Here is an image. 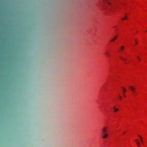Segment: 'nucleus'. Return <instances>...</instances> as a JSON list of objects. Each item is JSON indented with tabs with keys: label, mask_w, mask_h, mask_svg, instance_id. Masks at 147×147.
I'll return each mask as SVG.
<instances>
[{
	"label": "nucleus",
	"mask_w": 147,
	"mask_h": 147,
	"mask_svg": "<svg viewBox=\"0 0 147 147\" xmlns=\"http://www.w3.org/2000/svg\"><path fill=\"white\" fill-rule=\"evenodd\" d=\"M132 92L133 93V94L134 96H136V90L134 91V92Z\"/></svg>",
	"instance_id": "obj_11"
},
{
	"label": "nucleus",
	"mask_w": 147,
	"mask_h": 147,
	"mask_svg": "<svg viewBox=\"0 0 147 147\" xmlns=\"http://www.w3.org/2000/svg\"><path fill=\"white\" fill-rule=\"evenodd\" d=\"M119 97L120 98V100H121V99L122 98V97L120 95H119Z\"/></svg>",
	"instance_id": "obj_17"
},
{
	"label": "nucleus",
	"mask_w": 147,
	"mask_h": 147,
	"mask_svg": "<svg viewBox=\"0 0 147 147\" xmlns=\"http://www.w3.org/2000/svg\"><path fill=\"white\" fill-rule=\"evenodd\" d=\"M119 58H121L122 60L123 61L125 62V64H127V63L126 62V60L125 58L122 57L121 56H120Z\"/></svg>",
	"instance_id": "obj_4"
},
{
	"label": "nucleus",
	"mask_w": 147,
	"mask_h": 147,
	"mask_svg": "<svg viewBox=\"0 0 147 147\" xmlns=\"http://www.w3.org/2000/svg\"><path fill=\"white\" fill-rule=\"evenodd\" d=\"M139 137L140 138V140H141V142L142 143H143V140H142V137L140 136H139Z\"/></svg>",
	"instance_id": "obj_13"
},
{
	"label": "nucleus",
	"mask_w": 147,
	"mask_h": 147,
	"mask_svg": "<svg viewBox=\"0 0 147 147\" xmlns=\"http://www.w3.org/2000/svg\"><path fill=\"white\" fill-rule=\"evenodd\" d=\"M104 1H107V3L109 5H111V3L108 0H103Z\"/></svg>",
	"instance_id": "obj_8"
},
{
	"label": "nucleus",
	"mask_w": 147,
	"mask_h": 147,
	"mask_svg": "<svg viewBox=\"0 0 147 147\" xmlns=\"http://www.w3.org/2000/svg\"><path fill=\"white\" fill-rule=\"evenodd\" d=\"M135 141H136L137 144H138V143L139 142H138V140L137 139L135 140Z\"/></svg>",
	"instance_id": "obj_16"
},
{
	"label": "nucleus",
	"mask_w": 147,
	"mask_h": 147,
	"mask_svg": "<svg viewBox=\"0 0 147 147\" xmlns=\"http://www.w3.org/2000/svg\"><path fill=\"white\" fill-rule=\"evenodd\" d=\"M113 109L114 110V111L115 112L118 111L119 110V109H118L116 108L115 107H114Z\"/></svg>",
	"instance_id": "obj_7"
},
{
	"label": "nucleus",
	"mask_w": 147,
	"mask_h": 147,
	"mask_svg": "<svg viewBox=\"0 0 147 147\" xmlns=\"http://www.w3.org/2000/svg\"><path fill=\"white\" fill-rule=\"evenodd\" d=\"M135 41L136 44H137V42H136V40H135Z\"/></svg>",
	"instance_id": "obj_19"
},
{
	"label": "nucleus",
	"mask_w": 147,
	"mask_h": 147,
	"mask_svg": "<svg viewBox=\"0 0 147 147\" xmlns=\"http://www.w3.org/2000/svg\"><path fill=\"white\" fill-rule=\"evenodd\" d=\"M135 141H136L137 144H138V143L139 142H138V140L137 139L135 140Z\"/></svg>",
	"instance_id": "obj_15"
},
{
	"label": "nucleus",
	"mask_w": 147,
	"mask_h": 147,
	"mask_svg": "<svg viewBox=\"0 0 147 147\" xmlns=\"http://www.w3.org/2000/svg\"><path fill=\"white\" fill-rule=\"evenodd\" d=\"M124 49V47L123 46H121L120 48L119 51L122 52Z\"/></svg>",
	"instance_id": "obj_5"
},
{
	"label": "nucleus",
	"mask_w": 147,
	"mask_h": 147,
	"mask_svg": "<svg viewBox=\"0 0 147 147\" xmlns=\"http://www.w3.org/2000/svg\"><path fill=\"white\" fill-rule=\"evenodd\" d=\"M137 145L138 146H139L140 145V143L139 142L138 143V144H137Z\"/></svg>",
	"instance_id": "obj_18"
},
{
	"label": "nucleus",
	"mask_w": 147,
	"mask_h": 147,
	"mask_svg": "<svg viewBox=\"0 0 147 147\" xmlns=\"http://www.w3.org/2000/svg\"><path fill=\"white\" fill-rule=\"evenodd\" d=\"M123 95H124V96L125 97V94H123Z\"/></svg>",
	"instance_id": "obj_20"
},
{
	"label": "nucleus",
	"mask_w": 147,
	"mask_h": 147,
	"mask_svg": "<svg viewBox=\"0 0 147 147\" xmlns=\"http://www.w3.org/2000/svg\"><path fill=\"white\" fill-rule=\"evenodd\" d=\"M117 37V35L116 36L114 37L110 41L113 42L116 40Z\"/></svg>",
	"instance_id": "obj_6"
},
{
	"label": "nucleus",
	"mask_w": 147,
	"mask_h": 147,
	"mask_svg": "<svg viewBox=\"0 0 147 147\" xmlns=\"http://www.w3.org/2000/svg\"><path fill=\"white\" fill-rule=\"evenodd\" d=\"M127 16H125V17L123 18H122V20H126L127 19Z\"/></svg>",
	"instance_id": "obj_14"
},
{
	"label": "nucleus",
	"mask_w": 147,
	"mask_h": 147,
	"mask_svg": "<svg viewBox=\"0 0 147 147\" xmlns=\"http://www.w3.org/2000/svg\"><path fill=\"white\" fill-rule=\"evenodd\" d=\"M129 87L132 92H134V91L136 90V88L134 87L131 86H129Z\"/></svg>",
	"instance_id": "obj_3"
},
{
	"label": "nucleus",
	"mask_w": 147,
	"mask_h": 147,
	"mask_svg": "<svg viewBox=\"0 0 147 147\" xmlns=\"http://www.w3.org/2000/svg\"><path fill=\"white\" fill-rule=\"evenodd\" d=\"M106 55L108 56V57H109V55L108 53V52H107V51L106 52Z\"/></svg>",
	"instance_id": "obj_9"
},
{
	"label": "nucleus",
	"mask_w": 147,
	"mask_h": 147,
	"mask_svg": "<svg viewBox=\"0 0 147 147\" xmlns=\"http://www.w3.org/2000/svg\"><path fill=\"white\" fill-rule=\"evenodd\" d=\"M107 130V128L106 127H103L102 130V134L106 133Z\"/></svg>",
	"instance_id": "obj_1"
},
{
	"label": "nucleus",
	"mask_w": 147,
	"mask_h": 147,
	"mask_svg": "<svg viewBox=\"0 0 147 147\" xmlns=\"http://www.w3.org/2000/svg\"><path fill=\"white\" fill-rule=\"evenodd\" d=\"M109 136V134L106 133L102 134V138L103 139L107 138Z\"/></svg>",
	"instance_id": "obj_2"
},
{
	"label": "nucleus",
	"mask_w": 147,
	"mask_h": 147,
	"mask_svg": "<svg viewBox=\"0 0 147 147\" xmlns=\"http://www.w3.org/2000/svg\"><path fill=\"white\" fill-rule=\"evenodd\" d=\"M138 60L139 61H141V59L140 58V57L138 56H137V57Z\"/></svg>",
	"instance_id": "obj_10"
},
{
	"label": "nucleus",
	"mask_w": 147,
	"mask_h": 147,
	"mask_svg": "<svg viewBox=\"0 0 147 147\" xmlns=\"http://www.w3.org/2000/svg\"><path fill=\"white\" fill-rule=\"evenodd\" d=\"M122 89H123V91L124 92V93L126 92V90L125 88H122Z\"/></svg>",
	"instance_id": "obj_12"
}]
</instances>
